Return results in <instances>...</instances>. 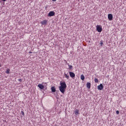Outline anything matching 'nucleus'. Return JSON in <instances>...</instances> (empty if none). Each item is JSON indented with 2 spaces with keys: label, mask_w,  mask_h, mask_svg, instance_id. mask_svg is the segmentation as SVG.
Here are the masks:
<instances>
[{
  "label": "nucleus",
  "mask_w": 126,
  "mask_h": 126,
  "mask_svg": "<svg viewBox=\"0 0 126 126\" xmlns=\"http://www.w3.org/2000/svg\"><path fill=\"white\" fill-rule=\"evenodd\" d=\"M65 89H66V84L65 82H60V86L59 87V90L63 94H64L65 92Z\"/></svg>",
  "instance_id": "f257e3e1"
},
{
  "label": "nucleus",
  "mask_w": 126,
  "mask_h": 126,
  "mask_svg": "<svg viewBox=\"0 0 126 126\" xmlns=\"http://www.w3.org/2000/svg\"><path fill=\"white\" fill-rule=\"evenodd\" d=\"M96 30L97 32H98L99 33H101L102 32V26L100 25H97Z\"/></svg>",
  "instance_id": "f03ea898"
},
{
  "label": "nucleus",
  "mask_w": 126,
  "mask_h": 126,
  "mask_svg": "<svg viewBox=\"0 0 126 126\" xmlns=\"http://www.w3.org/2000/svg\"><path fill=\"white\" fill-rule=\"evenodd\" d=\"M55 14H56V13L55 12L51 11L48 13V16H49L50 17L52 16H55Z\"/></svg>",
  "instance_id": "7ed1b4c3"
},
{
  "label": "nucleus",
  "mask_w": 126,
  "mask_h": 126,
  "mask_svg": "<svg viewBox=\"0 0 126 126\" xmlns=\"http://www.w3.org/2000/svg\"><path fill=\"white\" fill-rule=\"evenodd\" d=\"M69 73L70 77L73 79H74V78L75 77V74L73 72H69Z\"/></svg>",
  "instance_id": "20e7f679"
},
{
  "label": "nucleus",
  "mask_w": 126,
  "mask_h": 126,
  "mask_svg": "<svg viewBox=\"0 0 126 126\" xmlns=\"http://www.w3.org/2000/svg\"><path fill=\"white\" fill-rule=\"evenodd\" d=\"M104 88V86H103V84H100L99 86H97L98 90H102Z\"/></svg>",
  "instance_id": "39448f33"
},
{
  "label": "nucleus",
  "mask_w": 126,
  "mask_h": 126,
  "mask_svg": "<svg viewBox=\"0 0 126 126\" xmlns=\"http://www.w3.org/2000/svg\"><path fill=\"white\" fill-rule=\"evenodd\" d=\"M108 18L110 21H112V20H113V15H112V14H109L108 15Z\"/></svg>",
  "instance_id": "423d86ee"
},
{
  "label": "nucleus",
  "mask_w": 126,
  "mask_h": 126,
  "mask_svg": "<svg viewBox=\"0 0 126 126\" xmlns=\"http://www.w3.org/2000/svg\"><path fill=\"white\" fill-rule=\"evenodd\" d=\"M47 20H44L40 22V24H41V25H45V24H47Z\"/></svg>",
  "instance_id": "0eeeda50"
},
{
  "label": "nucleus",
  "mask_w": 126,
  "mask_h": 126,
  "mask_svg": "<svg viewBox=\"0 0 126 126\" xmlns=\"http://www.w3.org/2000/svg\"><path fill=\"white\" fill-rule=\"evenodd\" d=\"M87 88H88V89L91 88V83L89 82L87 83Z\"/></svg>",
  "instance_id": "6e6552de"
},
{
  "label": "nucleus",
  "mask_w": 126,
  "mask_h": 126,
  "mask_svg": "<svg viewBox=\"0 0 126 126\" xmlns=\"http://www.w3.org/2000/svg\"><path fill=\"white\" fill-rule=\"evenodd\" d=\"M38 87H39V88H40V89H44V85H43L42 84H38Z\"/></svg>",
  "instance_id": "1a4fd4ad"
},
{
  "label": "nucleus",
  "mask_w": 126,
  "mask_h": 126,
  "mask_svg": "<svg viewBox=\"0 0 126 126\" xmlns=\"http://www.w3.org/2000/svg\"><path fill=\"white\" fill-rule=\"evenodd\" d=\"M64 76L65 77V78H66V79H69V75H67V74L64 73Z\"/></svg>",
  "instance_id": "9d476101"
},
{
  "label": "nucleus",
  "mask_w": 126,
  "mask_h": 126,
  "mask_svg": "<svg viewBox=\"0 0 126 126\" xmlns=\"http://www.w3.org/2000/svg\"><path fill=\"white\" fill-rule=\"evenodd\" d=\"M51 91H52V92H56V88H55V87H52L51 88Z\"/></svg>",
  "instance_id": "9b49d317"
},
{
  "label": "nucleus",
  "mask_w": 126,
  "mask_h": 126,
  "mask_svg": "<svg viewBox=\"0 0 126 126\" xmlns=\"http://www.w3.org/2000/svg\"><path fill=\"white\" fill-rule=\"evenodd\" d=\"M75 114L76 116H77V115L79 114V110H78V109H76L75 111Z\"/></svg>",
  "instance_id": "f8f14e48"
},
{
  "label": "nucleus",
  "mask_w": 126,
  "mask_h": 126,
  "mask_svg": "<svg viewBox=\"0 0 126 126\" xmlns=\"http://www.w3.org/2000/svg\"><path fill=\"white\" fill-rule=\"evenodd\" d=\"M10 71V69H8H8L6 70V71H5V72H6V73L7 74H9Z\"/></svg>",
  "instance_id": "ddd939ff"
},
{
  "label": "nucleus",
  "mask_w": 126,
  "mask_h": 126,
  "mask_svg": "<svg viewBox=\"0 0 126 126\" xmlns=\"http://www.w3.org/2000/svg\"><path fill=\"white\" fill-rule=\"evenodd\" d=\"M80 78H81V80H84V79H85L84 75L83 74L81 75Z\"/></svg>",
  "instance_id": "4468645a"
},
{
  "label": "nucleus",
  "mask_w": 126,
  "mask_h": 126,
  "mask_svg": "<svg viewBox=\"0 0 126 126\" xmlns=\"http://www.w3.org/2000/svg\"><path fill=\"white\" fill-rule=\"evenodd\" d=\"M94 82L95 83H98V82H99V80H98V79H97V78H95L94 79Z\"/></svg>",
  "instance_id": "2eb2a0df"
},
{
  "label": "nucleus",
  "mask_w": 126,
  "mask_h": 126,
  "mask_svg": "<svg viewBox=\"0 0 126 126\" xmlns=\"http://www.w3.org/2000/svg\"><path fill=\"white\" fill-rule=\"evenodd\" d=\"M68 66H69V68L70 69H72V65H68Z\"/></svg>",
  "instance_id": "dca6fc26"
},
{
  "label": "nucleus",
  "mask_w": 126,
  "mask_h": 126,
  "mask_svg": "<svg viewBox=\"0 0 126 126\" xmlns=\"http://www.w3.org/2000/svg\"><path fill=\"white\" fill-rule=\"evenodd\" d=\"M116 114H117V115H119V114H120V111H119L118 110H117V111H116Z\"/></svg>",
  "instance_id": "f3484780"
},
{
  "label": "nucleus",
  "mask_w": 126,
  "mask_h": 126,
  "mask_svg": "<svg viewBox=\"0 0 126 126\" xmlns=\"http://www.w3.org/2000/svg\"><path fill=\"white\" fill-rule=\"evenodd\" d=\"M21 114L23 116H24L25 114H24V112L23 111H21Z\"/></svg>",
  "instance_id": "a211bd4d"
},
{
  "label": "nucleus",
  "mask_w": 126,
  "mask_h": 126,
  "mask_svg": "<svg viewBox=\"0 0 126 126\" xmlns=\"http://www.w3.org/2000/svg\"><path fill=\"white\" fill-rule=\"evenodd\" d=\"M64 62H65V63H67V62L66 61V60H64Z\"/></svg>",
  "instance_id": "6ab92c4d"
},
{
  "label": "nucleus",
  "mask_w": 126,
  "mask_h": 126,
  "mask_svg": "<svg viewBox=\"0 0 126 126\" xmlns=\"http://www.w3.org/2000/svg\"><path fill=\"white\" fill-rule=\"evenodd\" d=\"M64 62H65V63H67V62L66 61V60H64Z\"/></svg>",
  "instance_id": "aec40b11"
},
{
  "label": "nucleus",
  "mask_w": 126,
  "mask_h": 126,
  "mask_svg": "<svg viewBox=\"0 0 126 126\" xmlns=\"http://www.w3.org/2000/svg\"><path fill=\"white\" fill-rule=\"evenodd\" d=\"M100 45H101V46H102L103 45V42H101Z\"/></svg>",
  "instance_id": "412c9836"
},
{
  "label": "nucleus",
  "mask_w": 126,
  "mask_h": 126,
  "mask_svg": "<svg viewBox=\"0 0 126 126\" xmlns=\"http://www.w3.org/2000/svg\"><path fill=\"white\" fill-rule=\"evenodd\" d=\"M52 1H57V0H52Z\"/></svg>",
  "instance_id": "4be33fe9"
},
{
  "label": "nucleus",
  "mask_w": 126,
  "mask_h": 126,
  "mask_svg": "<svg viewBox=\"0 0 126 126\" xmlns=\"http://www.w3.org/2000/svg\"><path fill=\"white\" fill-rule=\"evenodd\" d=\"M3 1H6V0H3Z\"/></svg>",
  "instance_id": "5701e85b"
},
{
  "label": "nucleus",
  "mask_w": 126,
  "mask_h": 126,
  "mask_svg": "<svg viewBox=\"0 0 126 126\" xmlns=\"http://www.w3.org/2000/svg\"><path fill=\"white\" fill-rule=\"evenodd\" d=\"M19 81H21V79H20Z\"/></svg>",
  "instance_id": "b1692460"
},
{
  "label": "nucleus",
  "mask_w": 126,
  "mask_h": 126,
  "mask_svg": "<svg viewBox=\"0 0 126 126\" xmlns=\"http://www.w3.org/2000/svg\"><path fill=\"white\" fill-rule=\"evenodd\" d=\"M0 66H1V65H0Z\"/></svg>",
  "instance_id": "393cba45"
}]
</instances>
